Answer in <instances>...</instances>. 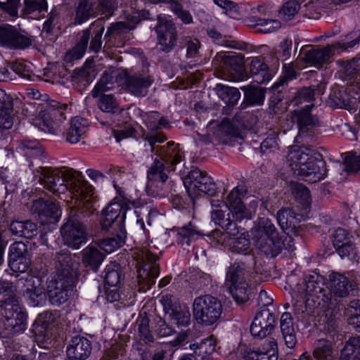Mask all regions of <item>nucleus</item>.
Instances as JSON below:
<instances>
[{
	"mask_svg": "<svg viewBox=\"0 0 360 360\" xmlns=\"http://www.w3.org/2000/svg\"><path fill=\"white\" fill-rule=\"evenodd\" d=\"M252 240L255 246L268 253L274 250L278 240V233L271 221L260 218L252 229Z\"/></svg>",
	"mask_w": 360,
	"mask_h": 360,
	"instance_id": "nucleus-6",
	"label": "nucleus"
},
{
	"mask_svg": "<svg viewBox=\"0 0 360 360\" xmlns=\"http://www.w3.org/2000/svg\"><path fill=\"white\" fill-rule=\"evenodd\" d=\"M269 343L271 350L266 352L250 351L245 356V360H278V356L274 352V349L277 347V342L275 339H272Z\"/></svg>",
	"mask_w": 360,
	"mask_h": 360,
	"instance_id": "nucleus-35",
	"label": "nucleus"
},
{
	"mask_svg": "<svg viewBox=\"0 0 360 360\" xmlns=\"http://www.w3.org/2000/svg\"><path fill=\"white\" fill-rule=\"evenodd\" d=\"M47 10L46 0H25L22 10L24 15H30L34 12H42Z\"/></svg>",
	"mask_w": 360,
	"mask_h": 360,
	"instance_id": "nucleus-44",
	"label": "nucleus"
},
{
	"mask_svg": "<svg viewBox=\"0 0 360 360\" xmlns=\"http://www.w3.org/2000/svg\"><path fill=\"white\" fill-rule=\"evenodd\" d=\"M300 9V4L296 0H288L279 11V15L285 20L293 17Z\"/></svg>",
	"mask_w": 360,
	"mask_h": 360,
	"instance_id": "nucleus-45",
	"label": "nucleus"
},
{
	"mask_svg": "<svg viewBox=\"0 0 360 360\" xmlns=\"http://www.w3.org/2000/svg\"><path fill=\"white\" fill-rule=\"evenodd\" d=\"M159 25L156 28L159 43L165 49H171L176 41V31L174 24L165 16L158 18Z\"/></svg>",
	"mask_w": 360,
	"mask_h": 360,
	"instance_id": "nucleus-17",
	"label": "nucleus"
},
{
	"mask_svg": "<svg viewBox=\"0 0 360 360\" xmlns=\"http://www.w3.org/2000/svg\"><path fill=\"white\" fill-rule=\"evenodd\" d=\"M329 278V289L332 294L340 297L349 295L352 289V284L346 276L338 273H332Z\"/></svg>",
	"mask_w": 360,
	"mask_h": 360,
	"instance_id": "nucleus-20",
	"label": "nucleus"
},
{
	"mask_svg": "<svg viewBox=\"0 0 360 360\" xmlns=\"http://www.w3.org/2000/svg\"><path fill=\"white\" fill-rule=\"evenodd\" d=\"M13 124V109L12 102L6 103L0 108V128L11 129Z\"/></svg>",
	"mask_w": 360,
	"mask_h": 360,
	"instance_id": "nucleus-39",
	"label": "nucleus"
},
{
	"mask_svg": "<svg viewBox=\"0 0 360 360\" xmlns=\"http://www.w3.org/2000/svg\"><path fill=\"white\" fill-rule=\"evenodd\" d=\"M88 121L79 117H75L71 120L70 127L66 134V140L70 143H77L85 133Z\"/></svg>",
	"mask_w": 360,
	"mask_h": 360,
	"instance_id": "nucleus-24",
	"label": "nucleus"
},
{
	"mask_svg": "<svg viewBox=\"0 0 360 360\" xmlns=\"http://www.w3.org/2000/svg\"><path fill=\"white\" fill-rule=\"evenodd\" d=\"M60 233L64 243L72 249H79L88 240L89 234L85 226L73 219H68L61 227Z\"/></svg>",
	"mask_w": 360,
	"mask_h": 360,
	"instance_id": "nucleus-8",
	"label": "nucleus"
},
{
	"mask_svg": "<svg viewBox=\"0 0 360 360\" xmlns=\"http://www.w3.org/2000/svg\"><path fill=\"white\" fill-rule=\"evenodd\" d=\"M280 328L285 345L290 349H293L295 347L297 340L293 320L290 313L285 312L282 314L280 319Z\"/></svg>",
	"mask_w": 360,
	"mask_h": 360,
	"instance_id": "nucleus-19",
	"label": "nucleus"
},
{
	"mask_svg": "<svg viewBox=\"0 0 360 360\" xmlns=\"http://www.w3.org/2000/svg\"><path fill=\"white\" fill-rule=\"evenodd\" d=\"M345 170L347 172H357L360 170V156L346 159Z\"/></svg>",
	"mask_w": 360,
	"mask_h": 360,
	"instance_id": "nucleus-55",
	"label": "nucleus"
},
{
	"mask_svg": "<svg viewBox=\"0 0 360 360\" xmlns=\"http://www.w3.org/2000/svg\"><path fill=\"white\" fill-rule=\"evenodd\" d=\"M139 283L143 288H149L159 276L158 266L155 263L146 264L138 271Z\"/></svg>",
	"mask_w": 360,
	"mask_h": 360,
	"instance_id": "nucleus-23",
	"label": "nucleus"
},
{
	"mask_svg": "<svg viewBox=\"0 0 360 360\" xmlns=\"http://www.w3.org/2000/svg\"><path fill=\"white\" fill-rule=\"evenodd\" d=\"M184 184L188 195L193 199L202 193L213 195L216 191V186L212 178L199 169L191 171Z\"/></svg>",
	"mask_w": 360,
	"mask_h": 360,
	"instance_id": "nucleus-7",
	"label": "nucleus"
},
{
	"mask_svg": "<svg viewBox=\"0 0 360 360\" xmlns=\"http://www.w3.org/2000/svg\"><path fill=\"white\" fill-rule=\"evenodd\" d=\"M30 264L29 257H21L9 259V265L11 269L15 272H25Z\"/></svg>",
	"mask_w": 360,
	"mask_h": 360,
	"instance_id": "nucleus-50",
	"label": "nucleus"
},
{
	"mask_svg": "<svg viewBox=\"0 0 360 360\" xmlns=\"http://www.w3.org/2000/svg\"><path fill=\"white\" fill-rule=\"evenodd\" d=\"M134 131L132 129H117L114 131V136L117 141H120L122 139L130 137L133 135Z\"/></svg>",
	"mask_w": 360,
	"mask_h": 360,
	"instance_id": "nucleus-63",
	"label": "nucleus"
},
{
	"mask_svg": "<svg viewBox=\"0 0 360 360\" xmlns=\"http://www.w3.org/2000/svg\"><path fill=\"white\" fill-rule=\"evenodd\" d=\"M24 221H15L10 225V230L13 234L23 237Z\"/></svg>",
	"mask_w": 360,
	"mask_h": 360,
	"instance_id": "nucleus-61",
	"label": "nucleus"
},
{
	"mask_svg": "<svg viewBox=\"0 0 360 360\" xmlns=\"http://www.w3.org/2000/svg\"><path fill=\"white\" fill-rule=\"evenodd\" d=\"M158 333L160 337L170 336L173 333V329L163 320L158 321Z\"/></svg>",
	"mask_w": 360,
	"mask_h": 360,
	"instance_id": "nucleus-59",
	"label": "nucleus"
},
{
	"mask_svg": "<svg viewBox=\"0 0 360 360\" xmlns=\"http://www.w3.org/2000/svg\"><path fill=\"white\" fill-rule=\"evenodd\" d=\"M334 46H328L323 49H312L307 53V59L315 65H321L330 57Z\"/></svg>",
	"mask_w": 360,
	"mask_h": 360,
	"instance_id": "nucleus-29",
	"label": "nucleus"
},
{
	"mask_svg": "<svg viewBox=\"0 0 360 360\" xmlns=\"http://www.w3.org/2000/svg\"><path fill=\"white\" fill-rule=\"evenodd\" d=\"M288 161L292 170L309 183L317 182L326 176L325 162L319 153L310 148L292 147Z\"/></svg>",
	"mask_w": 360,
	"mask_h": 360,
	"instance_id": "nucleus-2",
	"label": "nucleus"
},
{
	"mask_svg": "<svg viewBox=\"0 0 360 360\" xmlns=\"http://www.w3.org/2000/svg\"><path fill=\"white\" fill-rule=\"evenodd\" d=\"M82 262L96 270L103 262L105 255L98 248L97 243H90L82 251Z\"/></svg>",
	"mask_w": 360,
	"mask_h": 360,
	"instance_id": "nucleus-22",
	"label": "nucleus"
},
{
	"mask_svg": "<svg viewBox=\"0 0 360 360\" xmlns=\"http://www.w3.org/2000/svg\"><path fill=\"white\" fill-rule=\"evenodd\" d=\"M18 149L28 159L37 158L41 155V150L36 141L20 142Z\"/></svg>",
	"mask_w": 360,
	"mask_h": 360,
	"instance_id": "nucleus-38",
	"label": "nucleus"
},
{
	"mask_svg": "<svg viewBox=\"0 0 360 360\" xmlns=\"http://www.w3.org/2000/svg\"><path fill=\"white\" fill-rule=\"evenodd\" d=\"M239 188H234L228 195V204L232 217L240 221L244 219H250L255 212L257 203L255 200L250 202L249 208L245 207L238 197Z\"/></svg>",
	"mask_w": 360,
	"mask_h": 360,
	"instance_id": "nucleus-13",
	"label": "nucleus"
},
{
	"mask_svg": "<svg viewBox=\"0 0 360 360\" xmlns=\"http://www.w3.org/2000/svg\"><path fill=\"white\" fill-rule=\"evenodd\" d=\"M226 284L238 303H243L249 299L247 283L242 278V272L237 268H229L226 274Z\"/></svg>",
	"mask_w": 360,
	"mask_h": 360,
	"instance_id": "nucleus-12",
	"label": "nucleus"
},
{
	"mask_svg": "<svg viewBox=\"0 0 360 360\" xmlns=\"http://www.w3.org/2000/svg\"><path fill=\"white\" fill-rule=\"evenodd\" d=\"M19 4L18 0H10L6 4H1L0 2V4L2 5L4 9H5L8 13L12 16L15 17L18 14V5Z\"/></svg>",
	"mask_w": 360,
	"mask_h": 360,
	"instance_id": "nucleus-58",
	"label": "nucleus"
},
{
	"mask_svg": "<svg viewBox=\"0 0 360 360\" xmlns=\"http://www.w3.org/2000/svg\"><path fill=\"white\" fill-rule=\"evenodd\" d=\"M70 278L67 275L57 274L47 281V293L53 304L59 305L67 300L68 288Z\"/></svg>",
	"mask_w": 360,
	"mask_h": 360,
	"instance_id": "nucleus-10",
	"label": "nucleus"
},
{
	"mask_svg": "<svg viewBox=\"0 0 360 360\" xmlns=\"http://www.w3.org/2000/svg\"><path fill=\"white\" fill-rule=\"evenodd\" d=\"M150 82L141 78H131L127 84L129 91L136 96H143L146 93Z\"/></svg>",
	"mask_w": 360,
	"mask_h": 360,
	"instance_id": "nucleus-40",
	"label": "nucleus"
},
{
	"mask_svg": "<svg viewBox=\"0 0 360 360\" xmlns=\"http://www.w3.org/2000/svg\"><path fill=\"white\" fill-rule=\"evenodd\" d=\"M275 323L274 316L269 311L259 312L250 326V333L255 337L265 338L274 330Z\"/></svg>",
	"mask_w": 360,
	"mask_h": 360,
	"instance_id": "nucleus-14",
	"label": "nucleus"
},
{
	"mask_svg": "<svg viewBox=\"0 0 360 360\" xmlns=\"http://www.w3.org/2000/svg\"><path fill=\"white\" fill-rule=\"evenodd\" d=\"M170 8L184 23L188 24L192 22L191 15L188 12L183 11L181 6L176 1L171 2Z\"/></svg>",
	"mask_w": 360,
	"mask_h": 360,
	"instance_id": "nucleus-52",
	"label": "nucleus"
},
{
	"mask_svg": "<svg viewBox=\"0 0 360 360\" xmlns=\"http://www.w3.org/2000/svg\"><path fill=\"white\" fill-rule=\"evenodd\" d=\"M146 139L148 141L149 144L151 146V150L155 151L156 150V147L155 144L156 143H162L165 141V137L164 135L160 134H150L148 135L146 137Z\"/></svg>",
	"mask_w": 360,
	"mask_h": 360,
	"instance_id": "nucleus-60",
	"label": "nucleus"
},
{
	"mask_svg": "<svg viewBox=\"0 0 360 360\" xmlns=\"http://www.w3.org/2000/svg\"><path fill=\"white\" fill-rule=\"evenodd\" d=\"M216 341L213 338H209L202 341L199 345L193 344L191 349L194 351L196 360H203L207 356L215 351Z\"/></svg>",
	"mask_w": 360,
	"mask_h": 360,
	"instance_id": "nucleus-27",
	"label": "nucleus"
},
{
	"mask_svg": "<svg viewBox=\"0 0 360 360\" xmlns=\"http://www.w3.org/2000/svg\"><path fill=\"white\" fill-rule=\"evenodd\" d=\"M69 360H85L91 352V342L83 337H75L67 347Z\"/></svg>",
	"mask_w": 360,
	"mask_h": 360,
	"instance_id": "nucleus-15",
	"label": "nucleus"
},
{
	"mask_svg": "<svg viewBox=\"0 0 360 360\" xmlns=\"http://www.w3.org/2000/svg\"><path fill=\"white\" fill-rule=\"evenodd\" d=\"M134 206V202L122 196L115 198L102 212L101 224L104 229H108L122 214L121 221L125 218L126 212Z\"/></svg>",
	"mask_w": 360,
	"mask_h": 360,
	"instance_id": "nucleus-9",
	"label": "nucleus"
},
{
	"mask_svg": "<svg viewBox=\"0 0 360 360\" xmlns=\"http://www.w3.org/2000/svg\"><path fill=\"white\" fill-rule=\"evenodd\" d=\"M199 41L198 39L190 40L187 45V56L189 57H194L199 49Z\"/></svg>",
	"mask_w": 360,
	"mask_h": 360,
	"instance_id": "nucleus-62",
	"label": "nucleus"
},
{
	"mask_svg": "<svg viewBox=\"0 0 360 360\" xmlns=\"http://www.w3.org/2000/svg\"><path fill=\"white\" fill-rule=\"evenodd\" d=\"M306 291L309 295L319 297L318 295L322 291L321 277L319 275H309L306 281Z\"/></svg>",
	"mask_w": 360,
	"mask_h": 360,
	"instance_id": "nucleus-43",
	"label": "nucleus"
},
{
	"mask_svg": "<svg viewBox=\"0 0 360 360\" xmlns=\"http://www.w3.org/2000/svg\"><path fill=\"white\" fill-rule=\"evenodd\" d=\"M114 86L112 76L104 74L91 91V94L93 97H98L101 94L112 89Z\"/></svg>",
	"mask_w": 360,
	"mask_h": 360,
	"instance_id": "nucleus-42",
	"label": "nucleus"
},
{
	"mask_svg": "<svg viewBox=\"0 0 360 360\" xmlns=\"http://www.w3.org/2000/svg\"><path fill=\"white\" fill-rule=\"evenodd\" d=\"M259 25V30L263 33H271L281 27V23L277 20H262Z\"/></svg>",
	"mask_w": 360,
	"mask_h": 360,
	"instance_id": "nucleus-51",
	"label": "nucleus"
},
{
	"mask_svg": "<svg viewBox=\"0 0 360 360\" xmlns=\"http://www.w3.org/2000/svg\"><path fill=\"white\" fill-rule=\"evenodd\" d=\"M164 168L163 163L155 159L148 172L147 188L153 195L164 197L167 193L163 189L167 179Z\"/></svg>",
	"mask_w": 360,
	"mask_h": 360,
	"instance_id": "nucleus-11",
	"label": "nucleus"
},
{
	"mask_svg": "<svg viewBox=\"0 0 360 360\" xmlns=\"http://www.w3.org/2000/svg\"><path fill=\"white\" fill-rule=\"evenodd\" d=\"M4 300L2 314L6 335L24 331L26 328L27 316L19 300L13 295L0 293V300Z\"/></svg>",
	"mask_w": 360,
	"mask_h": 360,
	"instance_id": "nucleus-3",
	"label": "nucleus"
},
{
	"mask_svg": "<svg viewBox=\"0 0 360 360\" xmlns=\"http://www.w3.org/2000/svg\"><path fill=\"white\" fill-rule=\"evenodd\" d=\"M347 314L348 316V323L353 326L354 328L357 332L360 333V300L350 302Z\"/></svg>",
	"mask_w": 360,
	"mask_h": 360,
	"instance_id": "nucleus-37",
	"label": "nucleus"
},
{
	"mask_svg": "<svg viewBox=\"0 0 360 360\" xmlns=\"http://www.w3.org/2000/svg\"><path fill=\"white\" fill-rule=\"evenodd\" d=\"M222 309L221 302L211 295L198 297L193 304L194 318L198 323L205 326L215 323L219 319Z\"/></svg>",
	"mask_w": 360,
	"mask_h": 360,
	"instance_id": "nucleus-4",
	"label": "nucleus"
},
{
	"mask_svg": "<svg viewBox=\"0 0 360 360\" xmlns=\"http://www.w3.org/2000/svg\"><path fill=\"white\" fill-rule=\"evenodd\" d=\"M122 278V271L118 265H110L105 269V286L116 288Z\"/></svg>",
	"mask_w": 360,
	"mask_h": 360,
	"instance_id": "nucleus-34",
	"label": "nucleus"
},
{
	"mask_svg": "<svg viewBox=\"0 0 360 360\" xmlns=\"http://www.w3.org/2000/svg\"><path fill=\"white\" fill-rule=\"evenodd\" d=\"M333 245L342 257L352 256L354 254V248L349 241L348 233L342 229H338L335 231Z\"/></svg>",
	"mask_w": 360,
	"mask_h": 360,
	"instance_id": "nucleus-21",
	"label": "nucleus"
},
{
	"mask_svg": "<svg viewBox=\"0 0 360 360\" xmlns=\"http://www.w3.org/2000/svg\"><path fill=\"white\" fill-rule=\"evenodd\" d=\"M34 207L39 210V216L42 224H55L59 221L61 216L58 206L50 201L39 200L34 202Z\"/></svg>",
	"mask_w": 360,
	"mask_h": 360,
	"instance_id": "nucleus-18",
	"label": "nucleus"
},
{
	"mask_svg": "<svg viewBox=\"0 0 360 360\" xmlns=\"http://www.w3.org/2000/svg\"><path fill=\"white\" fill-rule=\"evenodd\" d=\"M314 356L317 360H333V351L329 341L321 339L316 344Z\"/></svg>",
	"mask_w": 360,
	"mask_h": 360,
	"instance_id": "nucleus-33",
	"label": "nucleus"
},
{
	"mask_svg": "<svg viewBox=\"0 0 360 360\" xmlns=\"http://www.w3.org/2000/svg\"><path fill=\"white\" fill-rule=\"evenodd\" d=\"M230 227L233 226V233H229L232 236L225 240L226 245L229 250L236 253H245L250 248V241L247 231H239L235 224H229Z\"/></svg>",
	"mask_w": 360,
	"mask_h": 360,
	"instance_id": "nucleus-16",
	"label": "nucleus"
},
{
	"mask_svg": "<svg viewBox=\"0 0 360 360\" xmlns=\"http://www.w3.org/2000/svg\"><path fill=\"white\" fill-rule=\"evenodd\" d=\"M105 294L106 299L110 302H113L119 300L120 297V286H117L116 288L105 286Z\"/></svg>",
	"mask_w": 360,
	"mask_h": 360,
	"instance_id": "nucleus-57",
	"label": "nucleus"
},
{
	"mask_svg": "<svg viewBox=\"0 0 360 360\" xmlns=\"http://www.w3.org/2000/svg\"><path fill=\"white\" fill-rule=\"evenodd\" d=\"M67 108L66 105L60 104L52 101L47 103L35 121L41 130L55 134L59 129L61 123L65 120L64 111Z\"/></svg>",
	"mask_w": 360,
	"mask_h": 360,
	"instance_id": "nucleus-5",
	"label": "nucleus"
},
{
	"mask_svg": "<svg viewBox=\"0 0 360 360\" xmlns=\"http://www.w3.org/2000/svg\"><path fill=\"white\" fill-rule=\"evenodd\" d=\"M98 106L102 111L108 112H115L117 109V102L112 94L102 96Z\"/></svg>",
	"mask_w": 360,
	"mask_h": 360,
	"instance_id": "nucleus-47",
	"label": "nucleus"
},
{
	"mask_svg": "<svg viewBox=\"0 0 360 360\" xmlns=\"http://www.w3.org/2000/svg\"><path fill=\"white\" fill-rule=\"evenodd\" d=\"M124 242V237L121 235H117L101 240L97 243V245L98 248L102 250L105 253L110 254L120 248Z\"/></svg>",
	"mask_w": 360,
	"mask_h": 360,
	"instance_id": "nucleus-36",
	"label": "nucleus"
},
{
	"mask_svg": "<svg viewBox=\"0 0 360 360\" xmlns=\"http://www.w3.org/2000/svg\"><path fill=\"white\" fill-rule=\"evenodd\" d=\"M140 20L139 15H136L129 18L128 22H119L116 24L117 30H132L134 25Z\"/></svg>",
	"mask_w": 360,
	"mask_h": 360,
	"instance_id": "nucleus-54",
	"label": "nucleus"
},
{
	"mask_svg": "<svg viewBox=\"0 0 360 360\" xmlns=\"http://www.w3.org/2000/svg\"><path fill=\"white\" fill-rule=\"evenodd\" d=\"M296 218L295 213L290 210H282L277 213V220L282 229H287Z\"/></svg>",
	"mask_w": 360,
	"mask_h": 360,
	"instance_id": "nucleus-46",
	"label": "nucleus"
},
{
	"mask_svg": "<svg viewBox=\"0 0 360 360\" xmlns=\"http://www.w3.org/2000/svg\"><path fill=\"white\" fill-rule=\"evenodd\" d=\"M217 94L227 105H235L240 98V93L237 88L217 84Z\"/></svg>",
	"mask_w": 360,
	"mask_h": 360,
	"instance_id": "nucleus-31",
	"label": "nucleus"
},
{
	"mask_svg": "<svg viewBox=\"0 0 360 360\" xmlns=\"http://www.w3.org/2000/svg\"><path fill=\"white\" fill-rule=\"evenodd\" d=\"M23 237L31 238L37 234V226L30 221H24Z\"/></svg>",
	"mask_w": 360,
	"mask_h": 360,
	"instance_id": "nucleus-56",
	"label": "nucleus"
},
{
	"mask_svg": "<svg viewBox=\"0 0 360 360\" xmlns=\"http://www.w3.org/2000/svg\"><path fill=\"white\" fill-rule=\"evenodd\" d=\"M41 174V184L47 189L60 193L69 191L76 201L91 200L92 186L72 170L44 168Z\"/></svg>",
	"mask_w": 360,
	"mask_h": 360,
	"instance_id": "nucleus-1",
	"label": "nucleus"
},
{
	"mask_svg": "<svg viewBox=\"0 0 360 360\" xmlns=\"http://www.w3.org/2000/svg\"><path fill=\"white\" fill-rule=\"evenodd\" d=\"M89 8L84 3H80L76 13V18L79 24H81L89 18Z\"/></svg>",
	"mask_w": 360,
	"mask_h": 360,
	"instance_id": "nucleus-53",
	"label": "nucleus"
},
{
	"mask_svg": "<svg viewBox=\"0 0 360 360\" xmlns=\"http://www.w3.org/2000/svg\"><path fill=\"white\" fill-rule=\"evenodd\" d=\"M294 195L297 202L302 206L303 213L300 214L301 217L297 220H301L303 218L304 214H307L311 203V198L309 191L302 184H297L295 186ZM298 216L300 214H297Z\"/></svg>",
	"mask_w": 360,
	"mask_h": 360,
	"instance_id": "nucleus-32",
	"label": "nucleus"
},
{
	"mask_svg": "<svg viewBox=\"0 0 360 360\" xmlns=\"http://www.w3.org/2000/svg\"><path fill=\"white\" fill-rule=\"evenodd\" d=\"M250 71L255 75V80L257 83L269 82L272 77V75L268 71L267 65L259 58L252 60Z\"/></svg>",
	"mask_w": 360,
	"mask_h": 360,
	"instance_id": "nucleus-25",
	"label": "nucleus"
},
{
	"mask_svg": "<svg viewBox=\"0 0 360 360\" xmlns=\"http://www.w3.org/2000/svg\"><path fill=\"white\" fill-rule=\"evenodd\" d=\"M160 150V154L165 156V160L170 159L173 165L181 162V155L174 142H169L167 146H162Z\"/></svg>",
	"mask_w": 360,
	"mask_h": 360,
	"instance_id": "nucleus-41",
	"label": "nucleus"
},
{
	"mask_svg": "<svg viewBox=\"0 0 360 360\" xmlns=\"http://www.w3.org/2000/svg\"><path fill=\"white\" fill-rule=\"evenodd\" d=\"M89 32L84 30L81 37L79 43L65 56V60L70 63L76 60L82 58L85 53V50L89 39Z\"/></svg>",
	"mask_w": 360,
	"mask_h": 360,
	"instance_id": "nucleus-26",
	"label": "nucleus"
},
{
	"mask_svg": "<svg viewBox=\"0 0 360 360\" xmlns=\"http://www.w3.org/2000/svg\"><path fill=\"white\" fill-rule=\"evenodd\" d=\"M311 107V105H307L301 111H295L291 117V122H297L300 128L316 125L318 122V119L312 116L309 112Z\"/></svg>",
	"mask_w": 360,
	"mask_h": 360,
	"instance_id": "nucleus-28",
	"label": "nucleus"
},
{
	"mask_svg": "<svg viewBox=\"0 0 360 360\" xmlns=\"http://www.w3.org/2000/svg\"><path fill=\"white\" fill-rule=\"evenodd\" d=\"M28 257L27 246L22 242H15L9 248V259Z\"/></svg>",
	"mask_w": 360,
	"mask_h": 360,
	"instance_id": "nucleus-49",
	"label": "nucleus"
},
{
	"mask_svg": "<svg viewBox=\"0 0 360 360\" xmlns=\"http://www.w3.org/2000/svg\"><path fill=\"white\" fill-rule=\"evenodd\" d=\"M27 292L31 299L34 300L35 298L41 296L44 292V289L42 286L38 285L37 286H34V288H28Z\"/></svg>",
	"mask_w": 360,
	"mask_h": 360,
	"instance_id": "nucleus-64",
	"label": "nucleus"
},
{
	"mask_svg": "<svg viewBox=\"0 0 360 360\" xmlns=\"http://www.w3.org/2000/svg\"><path fill=\"white\" fill-rule=\"evenodd\" d=\"M15 33L11 26L0 27V45L11 46L13 45Z\"/></svg>",
	"mask_w": 360,
	"mask_h": 360,
	"instance_id": "nucleus-48",
	"label": "nucleus"
},
{
	"mask_svg": "<svg viewBox=\"0 0 360 360\" xmlns=\"http://www.w3.org/2000/svg\"><path fill=\"white\" fill-rule=\"evenodd\" d=\"M168 318L173 321V323L178 326H186L190 323L191 314L188 309L184 307H175L167 312Z\"/></svg>",
	"mask_w": 360,
	"mask_h": 360,
	"instance_id": "nucleus-30",
	"label": "nucleus"
}]
</instances>
